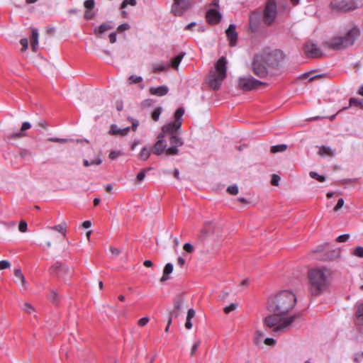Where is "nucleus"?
<instances>
[{
	"mask_svg": "<svg viewBox=\"0 0 363 363\" xmlns=\"http://www.w3.org/2000/svg\"><path fill=\"white\" fill-rule=\"evenodd\" d=\"M238 306V304L237 303H232L223 308V312L225 314H229L230 312L235 311Z\"/></svg>",
	"mask_w": 363,
	"mask_h": 363,
	"instance_id": "38",
	"label": "nucleus"
},
{
	"mask_svg": "<svg viewBox=\"0 0 363 363\" xmlns=\"http://www.w3.org/2000/svg\"><path fill=\"white\" fill-rule=\"evenodd\" d=\"M168 137L171 147L167 150V155H177L179 152L178 147H180L184 144L182 139L179 137V133L171 135Z\"/></svg>",
	"mask_w": 363,
	"mask_h": 363,
	"instance_id": "14",
	"label": "nucleus"
},
{
	"mask_svg": "<svg viewBox=\"0 0 363 363\" xmlns=\"http://www.w3.org/2000/svg\"><path fill=\"white\" fill-rule=\"evenodd\" d=\"M268 67L263 60V57L259 54L255 55L251 65L252 72L260 78H264L268 74Z\"/></svg>",
	"mask_w": 363,
	"mask_h": 363,
	"instance_id": "9",
	"label": "nucleus"
},
{
	"mask_svg": "<svg viewBox=\"0 0 363 363\" xmlns=\"http://www.w3.org/2000/svg\"><path fill=\"white\" fill-rule=\"evenodd\" d=\"M184 302V298L183 295L179 294L175 297L173 301V308L169 312V318L173 319L177 318L180 315L182 311Z\"/></svg>",
	"mask_w": 363,
	"mask_h": 363,
	"instance_id": "17",
	"label": "nucleus"
},
{
	"mask_svg": "<svg viewBox=\"0 0 363 363\" xmlns=\"http://www.w3.org/2000/svg\"><path fill=\"white\" fill-rule=\"evenodd\" d=\"M173 271V264L172 263H167L163 269V275L160 279L161 282H164L165 281L168 280L169 279V275Z\"/></svg>",
	"mask_w": 363,
	"mask_h": 363,
	"instance_id": "28",
	"label": "nucleus"
},
{
	"mask_svg": "<svg viewBox=\"0 0 363 363\" xmlns=\"http://www.w3.org/2000/svg\"><path fill=\"white\" fill-rule=\"evenodd\" d=\"M287 149V145L285 144H281L277 145H274L271 147V152L277 153L280 152H284Z\"/></svg>",
	"mask_w": 363,
	"mask_h": 363,
	"instance_id": "33",
	"label": "nucleus"
},
{
	"mask_svg": "<svg viewBox=\"0 0 363 363\" xmlns=\"http://www.w3.org/2000/svg\"><path fill=\"white\" fill-rule=\"evenodd\" d=\"M349 238H350V235L349 234H344V235L338 236L336 238V241L337 242H343L347 241Z\"/></svg>",
	"mask_w": 363,
	"mask_h": 363,
	"instance_id": "55",
	"label": "nucleus"
},
{
	"mask_svg": "<svg viewBox=\"0 0 363 363\" xmlns=\"http://www.w3.org/2000/svg\"><path fill=\"white\" fill-rule=\"evenodd\" d=\"M23 310L28 314L33 313L35 311V308L28 302L23 303Z\"/></svg>",
	"mask_w": 363,
	"mask_h": 363,
	"instance_id": "37",
	"label": "nucleus"
},
{
	"mask_svg": "<svg viewBox=\"0 0 363 363\" xmlns=\"http://www.w3.org/2000/svg\"><path fill=\"white\" fill-rule=\"evenodd\" d=\"M354 0H330V8L334 11L346 12L356 9Z\"/></svg>",
	"mask_w": 363,
	"mask_h": 363,
	"instance_id": "10",
	"label": "nucleus"
},
{
	"mask_svg": "<svg viewBox=\"0 0 363 363\" xmlns=\"http://www.w3.org/2000/svg\"><path fill=\"white\" fill-rule=\"evenodd\" d=\"M184 113L183 108H179L174 113V121L169 122L162 128L161 135L164 137L179 133L182 124V116Z\"/></svg>",
	"mask_w": 363,
	"mask_h": 363,
	"instance_id": "5",
	"label": "nucleus"
},
{
	"mask_svg": "<svg viewBox=\"0 0 363 363\" xmlns=\"http://www.w3.org/2000/svg\"><path fill=\"white\" fill-rule=\"evenodd\" d=\"M152 149L150 147H143L138 154V159L141 161H146L150 156Z\"/></svg>",
	"mask_w": 363,
	"mask_h": 363,
	"instance_id": "26",
	"label": "nucleus"
},
{
	"mask_svg": "<svg viewBox=\"0 0 363 363\" xmlns=\"http://www.w3.org/2000/svg\"><path fill=\"white\" fill-rule=\"evenodd\" d=\"M102 162V160L100 157H96V159L89 162L87 160H83V164L85 167H89L90 165H99Z\"/></svg>",
	"mask_w": 363,
	"mask_h": 363,
	"instance_id": "34",
	"label": "nucleus"
},
{
	"mask_svg": "<svg viewBox=\"0 0 363 363\" xmlns=\"http://www.w3.org/2000/svg\"><path fill=\"white\" fill-rule=\"evenodd\" d=\"M48 140L53 143H59L62 144L68 142H72L73 140L67 138H50L48 139Z\"/></svg>",
	"mask_w": 363,
	"mask_h": 363,
	"instance_id": "43",
	"label": "nucleus"
},
{
	"mask_svg": "<svg viewBox=\"0 0 363 363\" xmlns=\"http://www.w3.org/2000/svg\"><path fill=\"white\" fill-rule=\"evenodd\" d=\"M264 342L265 345H269V346H273L275 345L276 343V341L273 338H270V337H267L264 339Z\"/></svg>",
	"mask_w": 363,
	"mask_h": 363,
	"instance_id": "64",
	"label": "nucleus"
},
{
	"mask_svg": "<svg viewBox=\"0 0 363 363\" xmlns=\"http://www.w3.org/2000/svg\"><path fill=\"white\" fill-rule=\"evenodd\" d=\"M152 104H153V100H152V99H147L144 100V101L141 103V107H142V108L148 107V106H152Z\"/></svg>",
	"mask_w": 363,
	"mask_h": 363,
	"instance_id": "60",
	"label": "nucleus"
},
{
	"mask_svg": "<svg viewBox=\"0 0 363 363\" xmlns=\"http://www.w3.org/2000/svg\"><path fill=\"white\" fill-rule=\"evenodd\" d=\"M352 254L356 256V257H360V258H363V247H361V246H358L357 247Z\"/></svg>",
	"mask_w": 363,
	"mask_h": 363,
	"instance_id": "47",
	"label": "nucleus"
},
{
	"mask_svg": "<svg viewBox=\"0 0 363 363\" xmlns=\"http://www.w3.org/2000/svg\"><path fill=\"white\" fill-rule=\"evenodd\" d=\"M150 94L152 95H155L157 96H162L166 95L169 89L167 86H160L157 87L152 86L149 89Z\"/></svg>",
	"mask_w": 363,
	"mask_h": 363,
	"instance_id": "23",
	"label": "nucleus"
},
{
	"mask_svg": "<svg viewBox=\"0 0 363 363\" xmlns=\"http://www.w3.org/2000/svg\"><path fill=\"white\" fill-rule=\"evenodd\" d=\"M280 181V177L277 174H272V179H271V184L273 186H278L279 182Z\"/></svg>",
	"mask_w": 363,
	"mask_h": 363,
	"instance_id": "54",
	"label": "nucleus"
},
{
	"mask_svg": "<svg viewBox=\"0 0 363 363\" xmlns=\"http://www.w3.org/2000/svg\"><path fill=\"white\" fill-rule=\"evenodd\" d=\"M359 34V29L357 26H354L345 35L333 37L330 40L325 42L323 45L332 50H343L353 45Z\"/></svg>",
	"mask_w": 363,
	"mask_h": 363,
	"instance_id": "3",
	"label": "nucleus"
},
{
	"mask_svg": "<svg viewBox=\"0 0 363 363\" xmlns=\"http://www.w3.org/2000/svg\"><path fill=\"white\" fill-rule=\"evenodd\" d=\"M84 6L85 8V11L94 10V9L95 7L94 0H86L84 2Z\"/></svg>",
	"mask_w": 363,
	"mask_h": 363,
	"instance_id": "40",
	"label": "nucleus"
},
{
	"mask_svg": "<svg viewBox=\"0 0 363 363\" xmlns=\"http://www.w3.org/2000/svg\"><path fill=\"white\" fill-rule=\"evenodd\" d=\"M333 272L328 268H315L308 272V278L311 284V291L313 295L318 296L326 290L329 284V279Z\"/></svg>",
	"mask_w": 363,
	"mask_h": 363,
	"instance_id": "2",
	"label": "nucleus"
},
{
	"mask_svg": "<svg viewBox=\"0 0 363 363\" xmlns=\"http://www.w3.org/2000/svg\"><path fill=\"white\" fill-rule=\"evenodd\" d=\"M49 272L66 281L67 277L70 274V269L65 264L57 262L49 269Z\"/></svg>",
	"mask_w": 363,
	"mask_h": 363,
	"instance_id": "11",
	"label": "nucleus"
},
{
	"mask_svg": "<svg viewBox=\"0 0 363 363\" xmlns=\"http://www.w3.org/2000/svg\"><path fill=\"white\" fill-rule=\"evenodd\" d=\"M113 24L112 21H107L105 23H103L99 26L96 27L94 29V33L96 35V37L99 38L101 35L104 33L105 32L111 30L113 28Z\"/></svg>",
	"mask_w": 363,
	"mask_h": 363,
	"instance_id": "21",
	"label": "nucleus"
},
{
	"mask_svg": "<svg viewBox=\"0 0 363 363\" xmlns=\"http://www.w3.org/2000/svg\"><path fill=\"white\" fill-rule=\"evenodd\" d=\"M137 2L136 0H123L121 4V9H125L128 5L135 6Z\"/></svg>",
	"mask_w": 363,
	"mask_h": 363,
	"instance_id": "45",
	"label": "nucleus"
},
{
	"mask_svg": "<svg viewBox=\"0 0 363 363\" xmlns=\"http://www.w3.org/2000/svg\"><path fill=\"white\" fill-rule=\"evenodd\" d=\"M264 25L262 14L258 11H253L250 16V26L252 32H257Z\"/></svg>",
	"mask_w": 363,
	"mask_h": 363,
	"instance_id": "16",
	"label": "nucleus"
},
{
	"mask_svg": "<svg viewBox=\"0 0 363 363\" xmlns=\"http://www.w3.org/2000/svg\"><path fill=\"white\" fill-rule=\"evenodd\" d=\"M200 345V341H196L193 345H192V347H191V356H194L195 354V353L196 352L199 347Z\"/></svg>",
	"mask_w": 363,
	"mask_h": 363,
	"instance_id": "59",
	"label": "nucleus"
},
{
	"mask_svg": "<svg viewBox=\"0 0 363 363\" xmlns=\"http://www.w3.org/2000/svg\"><path fill=\"white\" fill-rule=\"evenodd\" d=\"M167 69V67L164 65H155L153 66L154 72H160Z\"/></svg>",
	"mask_w": 363,
	"mask_h": 363,
	"instance_id": "50",
	"label": "nucleus"
},
{
	"mask_svg": "<svg viewBox=\"0 0 363 363\" xmlns=\"http://www.w3.org/2000/svg\"><path fill=\"white\" fill-rule=\"evenodd\" d=\"M259 55L263 57L264 62L268 68H278L284 57L283 52L279 50H263Z\"/></svg>",
	"mask_w": 363,
	"mask_h": 363,
	"instance_id": "6",
	"label": "nucleus"
},
{
	"mask_svg": "<svg viewBox=\"0 0 363 363\" xmlns=\"http://www.w3.org/2000/svg\"><path fill=\"white\" fill-rule=\"evenodd\" d=\"M191 6L189 0H173L171 11L174 16H180Z\"/></svg>",
	"mask_w": 363,
	"mask_h": 363,
	"instance_id": "12",
	"label": "nucleus"
},
{
	"mask_svg": "<svg viewBox=\"0 0 363 363\" xmlns=\"http://www.w3.org/2000/svg\"><path fill=\"white\" fill-rule=\"evenodd\" d=\"M128 79L131 84H137L142 82L143 78L140 76L131 75Z\"/></svg>",
	"mask_w": 363,
	"mask_h": 363,
	"instance_id": "49",
	"label": "nucleus"
},
{
	"mask_svg": "<svg viewBox=\"0 0 363 363\" xmlns=\"http://www.w3.org/2000/svg\"><path fill=\"white\" fill-rule=\"evenodd\" d=\"M122 155H123V153L121 151H111L108 155V157L111 160H116L118 157H119Z\"/></svg>",
	"mask_w": 363,
	"mask_h": 363,
	"instance_id": "52",
	"label": "nucleus"
},
{
	"mask_svg": "<svg viewBox=\"0 0 363 363\" xmlns=\"http://www.w3.org/2000/svg\"><path fill=\"white\" fill-rule=\"evenodd\" d=\"M304 52L308 57L319 58L323 55L321 50L311 41H308L304 45Z\"/></svg>",
	"mask_w": 363,
	"mask_h": 363,
	"instance_id": "15",
	"label": "nucleus"
},
{
	"mask_svg": "<svg viewBox=\"0 0 363 363\" xmlns=\"http://www.w3.org/2000/svg\"><path fill=\"white\" fill-rule=\"evenodd\" d=\"M27 226L28 225L26 222L24 220H21L18 225V230L22 233H25L27 230Z\"/></svg>",
	"mask_w": 363,
	"mask_h": 363,
	"instance_id": "58",
	"label": "nucleus"
},
{
	"mask_svg": "<svg viewBox=\"0 0 363 363\" xmlns=\"http://www.w3.org/2000/svg\"><path fill=\"white\" fill-rule=\"evenodd\" d=\"M129 28L130 25L128 23H123L117 28V30L118 32H123L124 30H128Z\"/></svg>",
	"mask_w": 363,
	"mask_h": 363,
	"instance_id": "62",
	"label": "nucleus"
},
{
	"mask_svg": "<svg viewBox=\"0 0 363 363\" xmlns=\"http://www.w3.org/2000/svg\"><path fill=\"white\" fill-rule=\"evenodd\" d=\"M222 18L221 13L217 9H210L206 13V18L210 24H218Z\"/></svg>",
	"mask_w": 363,
	"mask_h": 363,
	"instance_id": "18",
	"label": "nucleus"
},
{
	"mask_svg": "<svg viewBox=\"0 0 363 363\" xmlns=\"http://www.w3.org/2000/svg\"><path fill=\"white\" fill-rule=\"evenodd\" d=\"M357 317L358 323L359 324H363V303L358 307Z\"/></svg>",
	"mask_w": 363,
	"mask_h": 363,
	"instance_id": "39",
	"label": "nucleus"
},
{
	"mask_svg": "<svg viewBox=\"0 0 363 363\" xmlns=\"http://www.w3.org/2000/svg\"><path fill=\"white\" fill-rule=\"evenodd\" d=\"M31 128V124L29 122H23L21 129L17 133H11L9 135V138L16 140L22 138L27 135L26 131Z\"/></svg>",
	"mask_w": 363,
	"mask_h": 363,
	"instance_id": "19",
	"label": "nucleus"
},
{
	"mask_svg": "<svg viewBox=\"0 0 363 363\" xmlns=\"http://www.w3.org/2000/svg\"><path fill=\"white\" fill-rule=\"evenodd\" d=\"M162 112V107L156 108L152 113L151 117L153 121H157Z\"/></svg>",
	"mask_w": 363,
	"mask_h": 363,
	"instance_id": "41",
	"label": "nucleus"
},
{
	"mask_svg": "<svg viewBox=\"0 0 363 363\" xmlns=\"http://www.w3.org/2000/svg\"><path fill=\"white\" fill-rule=\"evenodd\" d=\"M263 337H264V333L262 331L256 330L255 335L254 337V343L256 345H259L261 343Z\"/></svg>",
	"mask_w": 363,
	"mask_h": 363,
	"instance_id": "36",
	"label": "nucleus"
},
{
	"mask_svg": "<svg viewBox=\"0 0 363 363\" xmlns=\"http://www.w3.org/2000/svg\"><path fill=\"white\" fill-rule=\"evenodd\" d=\"M49 299L50 301L54 303L57 304L60 301V296L57 293V291L55 289H50V295H49Z\"/></svg>",
	"mask_w": 363,
	"mask_h": 363,
	"instance_id": "31",
	"label": "nucleus"
},
{
	"mask_svg": "<svg viewBox=\"0 0 363 363\" xmlns=\"http://www.w3.org/2000/svg\"><path fill=\"white\" fill-rule=\"evenodd\" d=\"M148 322H149V318L147 317H144V318H140L138 320V325L140 327H143V326H145V325H147Z\"/></svg>",
	"mask_w": 363,
	"mask_h": 363,
	"instance_id": "63",
	"label": "nucleus"
},
{
	"mask_svg": "<svg viewBox=\"0 0 363 363\" xmlns=\"http://www.w3.org/2000/svg\"><path fill=\"white\" fill-rule=\"evenodd\" d=\"M227 60L225 57H221L215 65V69L211 70L206 79L208 86L214 89H220L223 81L226 77Z\"/></svg>",
	"mask_w": 363,
	"mask_h": 363,
	"instance_id": "4",
	"label": "nucleus"
},
{
	"mask_svg": "<svg viewBox=\"0 0 363 363\" xmlns=\"http://www.w3.org/2000/svg\"><path fill=\"white\" fill-rule=\"evenodd\" d=\"M340 251L339 249L333 250L329 254L325 255L324 260H333L340 257Z\"/></svg>",
	"mask_w": 363,
	"mask_h": 363,
	"instance_id": "30",
	"label": "nucleus"
},
{
	"mask_svg": "<svg viewBox=\"0 0 363 363\" xmlns=\"http://www.w3.org/2000/svg\"><path fill=\"white\" fill-rule=\"evenodd\" d=\"M48 229L57 231L60 233V236L56 235H52V239L55 241H57L60 237H65L67 232V225L65 223H61L55 226L48 227Z\"/></svg>",
	"mask_w": 363,
	"mask_h": 363,
	"instance_id": "22",
	"label": "nucleus"
},
{
	"mask_svg": "<svg viewBox=\"0 0 363 363\" xmlns=\"http://www.w3.org/2000/svg\"><path fill=\"white\" fill-rule=\"evenodd\" d=\"M96 16V12L94 10L85 11L84 18L86 20H91Z\"/></svg>",
	"mask_w": 363,
	"mask_h": 363,
	"instance_id": "46",
	"label": "nucleus"
},
{
	"mask_svg": "<svg viewBox=\"0 0 363 363\" xmlns=\"http://www.w3.org/2000/svg\"><path fill=\"white\" fill-rule=\"evenodd\" d=\"M20 43L22 46L21 52H25L28 47V40L27 38H22L20 40Z\"/></svg>",
	"mask_w": 363,
	"mask_h": 363,
	"instance_id": "53",
	"label": "nucleus"
},
{
	"mask_svg": "<svg viewBox=\"0 0 363 363\" xmlns=\"http://www.w3.org/2000/svg\"><path fill=\"white\" fill-rule=\"evenodd\" d=\"M13 274L16 278L20 281L22 289L24 291L27 290L28 285L21 270L20 269H15Z\"/></svg>",
	"mask_w": 363,
	"mask_h": 363,
	"instance_id": "24",
	"label": "nucleus"
},
{
	"mask_svg": "<svg viewBox=\"0 0 363 363\" xmlns=\"http://www.w3.org/2000/svg\"><path fill=\"white\" fill-rule=\"evenodd\" d=\"M225 34L228 39L229 40V44L230 46H235L238 39V33L235 30V26L230 24L225 30Z\"/></svg>",
	"mask_w": 363,
	"mask_h": 363,
	"instance_id": "20",
	"label": "nucleus"
},
{
	"mask_svg": "<svg viewBox=\"0 0 363 363\" xmlns=\"http://www.w3.org/2000/svg\"><path fill=\"white\" fill-rule=\"evenodd\" d=\"M277 15V4L274 0H269L264 7L263 23L266 26H271L276 20Z\"/></svg>",
	"mask_w": 363,
	"mask_h": 363,
	"instance_id": "8",
	"label": "nucleus"
},
{
	"mask_svg": "<svg viewBox=\"0 0 363 363\" xmlns=\"http://www.w3.org/2000/svg\"><path fill=\"white\" fill-rule=\"evenodd\" d=\"M227 191L231 195H237L238 194V187L237 185L229 186Z\"/></svg>",
	"mask_w": 363,
	"mask_h": 363,
	"instance_id": "48",
	"label": "nucleus"
},
{
	"mask_svg": "<svg viewBox=\"0 0 363 363\" xmlns=\"http://www.w3.org/2000/svg\"><path fill=\"white\" fill-rule=\"evenodd\" d=\"M345 201L343 199H340L336 204V206L334 207V211H339L342 206H344Z\"/></svg>",
	"mask_w": 363,
	"mask_h": 363,
	"instance_id": "61",
	"label": "nucleus"
},
{
	"mask_svg": "<svg viewBox=\"0 0 363 363\" xmlns=\"http://www.w3.org/2000/svg\"><path fill=\"white\" fill-rule=\"evenodd\" d=\"M309 175L311 178L315 179L320 182H323L325 181V177L324 176L320 175L315 172H310Z\"/></svg>",
	"mask_w": 363,
	"mask_h": 363,
	"instance_id": "42",
	"label": "nucleus"
},
{
	"mask_svg": "<svg viewBox=\"0 0 363 363\" xmlns=\"http://www.w3.org/2000/svg\"><path fill=\"white\" fill-rule=\"evenodd\" d=\"M19 155L21 158H26V157H31L32 153L28 150L23 149L20 151Z\"/></svg>",
	"mask_w": 363,
	"mask_h": 363,
	"instance_id": "51",
	"label": "nucleus"
},
{
	"mask_svg": "<svg viewBox=\"0 0 363 363\" xmlns=\"http://www.w3.org/2000/svg\"><path fill=\"white\" fill-rule=\"evenodd\" d=\"M11 266V264L7 260H1L0 261V270H4L6 269L9 268Z\"/></svg>",
	"mask_w": 363,
	"mask_h": 363,
	"instance_id": "56",
	"label": "nucleus"
},
{
	"mask_svg": "<svg viewBox=\"0 0 363 363\" xmlns=\"http://www.w3.org/2000/svg\"><path fill=\"white\" fill-rule=\"evenodd\" d=\"M296 296L291 291L284 290L269 297L267 308L270 313L264 320V326L275 333L289 330L298 315H289L296 303Z\"/></svg>",
	"mask_w": 363,
	"mask_h": 363,
	"instance_id": "1",
	"label": "nucleus"
},
{
	"mask_svg": "<svg viewBox=\"0 0 363 363\" xmlns=\"http://www.w3.org/2000/svg\"><path fill=\"white\" fill-rule=\"evenodd\" d=\"M164 135L160 134L155 145L152 147V152L156 155L165 153L167 155V143Z\"/></svg>",
	"mask_w": 363,
	"mask_h": 363,
	"instance_id": "13",
	"label": "nucleus"
},
{
	"mask_svg": "<svg viewBox=\"0 0 363 363\" xmlns=\"http://www.w3.org/2000/svg\"><path fill=\"white\" fill-rule=\"evenodd\" d=\"M318 154L320 156H322V157L325 156V155L333 156V151L329 147L321 146V147H319Z\"/></svg>",
	"mask_w": 363,
	"mask_h": 363,
	"instance_id": "29",
	"label": "nucleus"
},
{
	"mask_svg": "<svg viewBox=\"0 0 363 363\" xmlns=\"http://www.w3.org/2000/svg\"><path fill=\"white\" fill-rule=\"evenodd\" d=\"M184 56V53H180L174 57L171 62V65L173 68L178 69L179 65Z\"/></svg>",
	"mask_w": 363,
	"mask_h": 363,
	"instance_id": "32",
	"label": "nucleus"
},
{
	"mask_svg": "<svg viewBox=\"0 0 363 363\" xmlns=\"http://www.w3.org/2000/svg\"><path fill=\"white\" fill-rule=\"evenodd\" d=\"M266 83L253 78L252 76L242 77L238 79L239 89L248 91L265 86Z\"/></svg>",
	"mask_w": 363,
	"mask_h": 363,
	"instance_id": "7",
	"label": "nucleus"
},
{
	"mask_svg": "<svg viewBox=\"0 0 363 363\" xmlns=\"http://www.w3.org/2000/svg\"><path fill=\"white\" fill-rule=\"evenodd\" d=\"M31 33H32L31 39H30L31 49L33 52H35L37 50L38 45L39 34H38V30L35 28L31 29Z\"/></svg>",
	"mask_w": 363,
	"mask_h": 363,
	"instance_id": "25",
	"label": "nucleus"
},
{
	"mask_svg": "<svg viewBox=\"0 0 363 363\" xmlns=\"http://www.w3.org/2000/svg\"><path fill=\"white\" fill-rule=\"evenodd\" d=\"M130 128H125L123 129L119 128L116 125H112L111 126V130L109 131V133L111 135H125L129 132Z\"/></svg>",
	"mask_w": 363,
	"mask_h": 363,
	"instance_id": "27",
	"label": "nucleus"
},
{
	"mask_svg": "<svg viewBox=\"0 0 363 363\" xmlns=\"http://www.w3.org/2000/svg\"><path fill=\"white\" fill-rule=\"evenodd\" d=\"M183 249L184 251H186L188 253L193 252L194 250L193 245L190 243H185L183 246Z\"/></svg>",
	"mask_w": 363,
	"mask_h": 363,
	"instance_id": "57",
	"label": "nucleus"
},
{
	"mask_svg": "<svg viewBox=\"0 0 363 363\" xmlns=\"http://www.w3.org/2000/svg\"><path fill=\"white\" fill-rule=\"evenodd\" d=\"M151 169V168L144 169L141 170L136 177V180L139 182H141L144 180L145 177V172Z\"/></svg>",
	"mask_w": 363,
	"mask_h": 363,
	"instance_id": "44",
	"label": "nucleus"
},
{
	"mask_svg": "<svg viewBox=\"0 0 363 363\" xmlns=\"http://www.w3.org/2000/svg\"><path fill=\"white\" fill-rule=\"evenodd\" d=\"M350 106H359L363 108V99H358L355 98H351L350 99L349 107Z\"/></svg>",
	"mask_w": 363,
	"mask_h": 363,
	"instance_id": "35",
	"label": "nucleus"
}]
</instances>
